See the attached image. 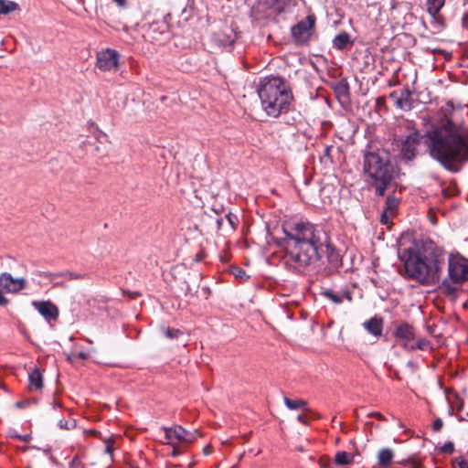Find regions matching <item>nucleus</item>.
<instances>
[{"mask_svg":"<svg viewBox=\"0 0 468 468\" xmlns=\"http://www.w3.org/2000/svg\"><path fill=\"white\" fill-rule=\"evenodd\" d=\"M441 111L444 118L439 127L425 134L412 132L400 140V160L405 163L414 160L421 144L425 143L430 155L449 171L456 173L463 163L468 162V126L454 121L452 104Z\"/></svg>","mask_w":468,"mask_h":468,"instance_id":"f257e3e1","label":"nucleus"},{"mask_svg":"<svg viewBox=\"0 0 468 468\" xmlns=\"http://www.w3.org/2000/svg\"><path fill=\"white\" fill-rule=\"evenodd\" d=\"M284 234L286 257L295 267H314L324 256L326 257L329 272L342 265L339 250L322 226L298 221L284 229Z\"/></svg>","mask_w":468,"mask_h":468,"instance_id":"f03ea898","label":"nucleus"},{"mask_svg":"<svg viewBox=\"0 0 468 468\" xmlns=\"http://www.w3.org/2000/svg\"><path fill=\"white\" fill-rule=\"evenodd\" d=\"M257 92L264 112L274 118L287 112L293 100L289 83L281 77H265L261 80Z\"/></svg>","mask_w":468,"mask_h":468,"instance_id":"7ed1b4c3","label":"nucleus"},{"mask_svg":"<svg viewBox=\"0 0 468 468\" xmlns=\"http://www.w3.org/2000/svg\"><path fill=\"white\" fill-rule=\"evenodd\" d=\"M363 171L369 188L378 197H383L397 177L394 165L379 154L369 152L364 155Z\"/></svg>","mask_w":468,"mask_h":468,"instance_id":"20e7f679","label":"nucleus"},{"mask_svg":"<svg viewBox=\"0 0 468 468\" xmlns=\"http://www.w3.org/2000/svg\"><path fill=\"white\" fill-rule=\"evenodd\" d=\"M408 275L421 284L432 285L440 281L441 262L438 260L425 261L419 250L412 246L399 252Z\"/></svg>","mask_w":468,"mask_h":468,"instance_id":"39448f33","label":"nucleus"},{"mask_svg":"<svg viewBox=\"0 0 468 468\" xmlns=\"http://www.w3.org/2000/svg\"><path fill=\"white\" fill-rule=\"evenodd\" d=\"M408 275L421 284L432 285L440 281L441 262L438 260L425 261L419 250L412 246L399 252Z\"/></svg>","mask_w":468,"mask_h":468,"instance_id":"423d86ee","label":"nucleus"},{"mask_svg":"<svg viewBox=\"0 0 468 468\" xmlns=\"http://www.w3.org/2000/svg\"><path fill=\"white\" fill-rule=\"evenodd\" d=\"M448 275L451 282L448 279H444L441 286L449 293H452L456 288L451 282L463 283L468 281V261L463 258L451 256L448 261Z\"/></svg>","mask_w":468,"mask_h":468,"instance_id":"0eeeda50","label":"nucleus"},{"mask_svg":"<svg viewBox=\"0 0 468 468\" xmlns=\"http://www.w3.org/2000/svg\"><path fill=\"white\" fill-rule=\"evenodd\" d=\"M27 286V281L24 278H14L8 272L0 274V305L8 304V299L4 295V291L8 293H17Z\"/></svg>","mask_w":468,"mask_h":468,"instance_id":"6e6552de","label":"nucleus"},{"mask_svg":"<svg viewBox=\"0 0 468 468\" xmlns=\"http://www.w3.org/2000/svg\"><path fill=\"white\" fill-rule=\"evenodd\" d=\"M315 20L314 15H309L292 27V37L296 44L303 45L310 40L314 32Z\"/></svg>","mask_w":468,"mask_h":468,"instance_id":"1a4fd4ad","label":"nucleus"},{"mask_svg":"<svg viewBox=\"0 0 468 468\" xmlns=\"http://www.w3.org/2000/svg\"><path fill=\"white\" fill-rule=\"evenodd\" d=\"M394 336L397 343L407 351H413L415 330L407 323L400 324L395 330Z\"/></svg>","mask_w":468,"mask_h":468,"instance_id":"9d476101","label":"nucleus"},{"mask_svg":"<svg viewBox=\"0 0 468 468\" xmlns=\"http://www.w3.org/2000/svg\"><path fill=\"white\" fill-rule=\"evenodd\" d=\"M164 430L165 431L167 443L170 445H174L176 441L177 442L191 443L195 440L194 433L186 431L180 425H176L171 428H164Z\"/></svg>","mask_w":468,"mask_h":468,"instance_id":"9b49d317","label":"nucleus"},{"mask_svg":"<svg viewBox=\"0 0 468 468\" xmlns=\"http://www.w3.org/2000/svg\"><path fill=\"white\" fill-rule=\"evenodd\" d=\"M168 35V24L164 19L152 22L145 31V37L151 42L165 40Z\"/></svg>","mask_w":468,"mask_h":468,"instance_id":"f8f14e48","label":"nucleus"},{"mask_svg":"<svg viewBox=\"0 0 468 468\" xmlns=\"http://www.w3.org/2000/svg\"><path fill=\"white\" fill-rule=\"evenodd\" d=\"M119 61V53L112 48H106L97 54V67L102 71L115 69Z\"/></svg>","mask_w":468,"mask_h":468,"instance_id":"ddd939ff","label":"nucleus"},{"mask_svg":"<svg viewBox=\"0 0 468 468\" xmlns=\"http://www.w3.org/2000/svg\"><path fill=\"white\" fill-rule=\"evenodd\" d=\"M32 306L48 322L56 321L59 315L58 307L49 300L33 301Z\"/></svg>","mask_w":468,"mask_h":468,"instance_id":"4468645a","label":"nucleus"},{"mask_svg":"<svg viewBox=\"0 0 468 468\" xmlns=\"http://www.w3.org/2000/svg\"><path fill=\"white\" fill-rule=\"evenodd\" d=\"M322 295L335 304H341L344 300L352 302L353 299L352 292L347 288H345L339 292H336L333 289H325L322 292Z\"/></svg>","mask_w":468,"mask_h":468,"instance_id":"2eb2a0df","label":"nucleus"},{"mask_svg":"<svg viewBox=\"0 0 468 468\" xmlns=\"http://www.w3.org/2000/svg\"><path fill=\"white\" fill-rule=\"evenodd\" d=\"M384 320L380 316L371 317L363 323V327L375 337H380L383 332Z\"/></svg>","mask_w":468,"mask_h":468,"instance_id":"dca6fc26","label":"nucleus"},{"mask_svg":"<svg viewBox=\"0 0 468 468\" xmlns=\"http://www.w3.org/2000/svg\"><path fill=\"white\" fill-rule=\"evenodd\" d=\"M410 97L411 91L409 88L400 90L399 99L396 101V107L404 111L410 110L412 107Z\"/></svg>","mask_w":468,"mask_h":468,"instance_id":"f3484780","label":"nucleus"},{"mask_svg":"<svg viewBox=\"0 0 468 468\" xmlns=\"http://www.w3.org/2000/svg\"><path fill=\"white\" fill-rule=\"evenodd\" d=\"M33 275V280L36 281L39 285L47 284V282H51L54 280L58 279V272L35 271Z\"/></svg>","mask_w":468,"mask_h":468,"instance_id":"a211bd4d","label":"nucleus"},{"mask_svg":"<svg viewBox=\"0 0 468 468\" xmlns=\"http://www.w3.org/2000/svg\"><path fill=\"white\" fill-rule=\"evenodd\" d=\"M28 379L31 388H35L36 389H41L43 388V378L38 368H35L29 373Z\"/></svg>","mask_w":468,"mask_h":468,"instance_id":"6ab92c4d","label":"nucleus"},{"mask_svg":"<svg viewBox=\"0 0 468 468\" xmlns=\"http://www.w3.org/2000/svg\"><path fill=\"white\" fill-rule=\"evenodd\" d=\"M394 457V452L389 448H383L378 453V464L381 466L388 465Z\"/></svg>","mask_w":468,"mask_h":468,"instance_id":"aec40b11","label":"nucleus"},{"mask_svg":"<svg viewBox=\"0 0 468 468\" xmlns=\"http://www.w3.org/2000/svg\"><path fill=\"white\" fill-rule=\"evenodd\" d=\"M351 43L350 36L346 32H343L338 34L333 39V45L335 48L342 50L346 48V47Z\"/></svg>","mask_w":468,"mask_h":468,"instance_id":"412c9836","label":"nucleus"},{"mask_svg":"<svg viewBox=\"0 0 468 468\" xmlns=\"http://www.w3.org/2000/svg\"><path fill=\"white\" fill-rule=\"evenodd\" d=\"M19 9L18 4L14 1L0 0V15H8Z\"/></svg>","mask_w":468,"mask_h":468,"instance_id":"4be33fe9","label":"nucleus"},{"mask_svg":"<svg viewBox=\"0 0 468 468\" xmlns=\"http://www.w3.org/2000/svg\"><path fill=\"white\" fill-rule=\"evenodd\" d=\"M400 199L394 195H388L385 201L384 210L395 215L399 205Z\"/></svg>","mask_w":468,"mask_h":468,"instance_id":"5701e85b","label":"nucleus"},{"mask_svg":"<svg viewBox=\"0 0 468 468\" xmlns=\"http://www.w3.org/2000/svg\"><path fill=\"white\" fill-rule=\"evenodd\" d=\"M354 462V456L346 452H337L335 456V463L337 465L350 464Z\"/></svg>","mask_w":468,"mask_h":468,"instance_id":"b1692460","label":"nucleus"},{"mask_svg":"<svg viewBox=\"0 0 468 468\" xmlns=\"http://www.w3.org/2000/svg\"><path fill=\"white\" fill-rule=\"evenodd\" d=\"M444 3L445 0H427L429 13L435 16L444 5Z\"/></svg>","mask_w":468,"mask_h":468,"instance_id":"393cba45","label":"nucleus"},{"mask_svg":"<svg viewBox=\"0 0 468 468\" xmlns=\"http://www.w3.org/2000/svg\"><path fill=\"white\" fill-rule=\"evenodd\" d=\"M283 401L286 407L290 410L305 409L307 404L303 399H291L287 397H284Z\"/></svg>","mask_w":468,"mask_h":468,"instance_id":"a878e982","label":"nucleus"},{"mask_svg":"<svg viewBox=\"0 0 468 468\" xmlns=\"http://www.w3.org/2000/svg\"><path fill=\"white\" fill-rule=\"evenodd\" d=\"M58 278H66L69 281L72 280H84L87 278V275L85 273H79V272H73L69 271L58 272Z\"/></svg>","mask_w":468,"mask_h":468,"instance_id":"bb28decb","label":"nucleus"},{"mask_svg":"<svg viewBox=\"0 0 468 468\" xmlns=\"http://www.w3.org/2000/svg\"><path fill=\"white\" fill-rule=\"evenodd\" d=\"M429 344H430L429 341L426 340L425 338H422V337L417 338L415 336L414 340H413V345H412L413 351L416 349L424 350L429 346Z\"/></svg>","mask_w":468,"mask_h":468,"instance_id":"cd10ccee","label":"nucleus"},{"mask_svg":"<svg viewBox=\"0 0 468 468\" xmlns=\"http://www.w3.org/2000/svg\"><path fill=\"white\" fill-rule=\"evenodd\" d=\"M335 92L339 97L348 98L349 88L347 83H341L335 88Z\"/></svg>","mask_w":468,"mask_h":468,"instance_id":"c85d7f7f","label":"nucleus"},{"mask_svg":"<svg viewBox=\"0 0 468 468\" xmlns=\"http://www.w3.org/2000/svg\"><path fill=\"white\" fill-rule=\"evenodd\" d=\"M58 426L61 429L72 430L76 427V421L74 420H61L58 422Z\"/></svg>","mask_w":468,"mask_h":468,"instance_id":"c756f323","label":"nucleus"},{"mask_svg":"<svg viewBox=\"0 0 468 468\" xmlns=\"http://www.w3.org/2000/svg\"><path fill=\"white\" fill-rule=\"evenodd\" d=\"M335 463L331 462V460L326 456H323L319 460L320 468H335Z\"/></svg>","mask_w":468,"mask_h":468,"instance_id":"7c9ffc66","label":"nucleus"},{"mask_svg":"<svg viewBox=\"0 0 468 468\" xmlns=\"http://www.w3.org/2000/svg\"><path fill=\"white\" fill-rule=\"evenodd\" d=\"M180 335H182V332L178 329L167 328L165 330V335L170 339L176 338Z\"/></svg>","mask_w":468,"mask_h":468,"instance_id":"2f4dec72","label":"nucleus"},{"mask_svg":"<svg viewBox=\"0 0 468 468\" xmlns=\"http://www.w3.org/2000/svg\"><path fill=\"white\" fill-rule=\"evenodd\" d=\"M442 453L452 454L454 452V444L452 441L445 442L440 449Z\"/></svg>","mask_w":468,"mask_h":468,"instance_id":"473e14b6","label":"nucleus"},{"mask_svg":"<svg viewBox=\"0 0 468 468\" xmlns=\"http://www.w3.org/2000/svg\"><path fill=\"white\" fill-rule=\"evenodd\" d=\"M393 217H394V214H392L390 212H388V211L383 209V211L381 213L380 221L384 225H388L390 223V221H391V218Z\"/></svg>","mask_w":468,"mask_h":468,"instance_id":"72a5a7b5","label":"nucleus"},{"mask_svg":"<svg viewBox=\"0 0 468 468\" xmlns=\"http://www.w3.org/2000/svg\"><path fill=\"white\" fill-rule=\"evenodd\" d=\"M70 464L71 468H88L87 463H83L79 456H75Z\"/></svg>","mask_w":468,"mask_h":468,"instance_id":"f704fd0d","label":"nucleus"},{"mask_svg":"<svg viewBox=\"0 0 468 468\" xmlns=\"http://www.w3.org/2000/svg\"><path fill=\"white\" fill-rule=\"evenodd\" d=\"M333 145H326L324 151V157L327 158L331 163L333 162L332 151Z\"/></svg>","mask_w":468,"mask_h":468,"instance_id":"c9c22d12","label":"nucleus"},{"mask_svg":"<svg viewBox=\"0 0 468 468\" xmlns=\"http://www.w3.org/2000/svg\"><path fill=\"white\" fill-rule=\"evenodd\" d=\"M442 426H443V421L441 420V419L437 418L432 423V430L434 431H440L441 430Z\"/></svg>","mask_w":468,"mask_h":468,"instance_id":"e433bc0d","label":"nucleus"},{"mask_svg":"<svg viewBox=\"0 0 468 468\" xmlns=\"http://www.w3.org/2000/svg\"><path fill=\"white\" fill-rule=\"evenodd\" d=\"M234 275L236 277H239L241 279L243 278H249V275H247L246 271L244 270H242L241 268H236L235 269V271H234Z\"/></svg>","mask_w":468,"mask_h":468,"instance_id":"4c0bfd02","label":"nucleus"},{"mask_svg":"<svg viewBox=\"0 0 468 468\" xmlns=\"http://www.w3.org/2000/svg\"><path fill=\"white\" fill-rule=\"evenodd\" d=\"M368 418H376L379 420H386V418L384 415H382L380 412L373 411L367 414Z\"/></svg>","mask_w":468,"mask_h":468,"instance_id":"58836bf2","label":"nucleus"},{"mask_svg":"<svg viewBox=\"0 0 468 468\" xmlns=\"http://www.w3.org/2000/svg\"><path fill=\"white\" fill-rule=\"evenodd\" d=\"M50 283H52L54 287L67 288V284L63 281H59L58 279L54 280Z\"/></svg>","mask_w":468,"mask_h":468,"instance_id":"ea45409f","label":"nucleus"},{"mask_svg":"<svg viewBox=\"0 0 468 468\" xmlns=\"http://www.w3.org/2000/svg\"><path fill=\"white\" fill-rule=\"evenodd\" d=\"M227 218H228V221L229 222V224L231 225L232 229H235L236 228V223L234 221V219H237L235 216H233L231 213H229L227 216Z\"/></svg>","mask_w":468,"mask_h":468,"instance_id":"a19ab883","label":"nucleus"},{"mask_svg":"<svg viewBox=\"0 0 468 468\" xmlns=\"http://www.w3.org/2000/svg\"><path fill=\"white\" fill-rule=\"evenodd\" d=\"M12 437L16 438L18 440H21L23 441H28L31 439V436L29 434L27 435H19V434H14Z\"/></svg>","mask_w":468,"mask_h":468,"instance_id":"79ce46f5","label":"nucleus"},{"mask_svg":"<svg viewBox=\"0 0 468 468\" xmlns=\"http://www.w3.org/2000/svg\"><path fill=\"white\" fill-rule=\"evenodd\" d=\"M456 463H458L459 468H468V462L464 459H457Z\"/></svg>","mask_w":468,"mask_h":468,"instance_id":"37998d69","label":"nucleus"},{"mask_svg":"<svg viewBox=\"0 0 468 468\" xmlns=\"http://www.w3.org/2000/svg\"><path fill=\"white\" fill-rule=\"evenodd\" d=\"M385 103H386V98L385 97L382 96V97L377 98L376 104H377L378 108H380V107L384 106Z\"/></svg>","mask_w":468,"mask_h":468,"instance_id":"c03bdc74","label":"nucleus"},{"mask_svg":"<svg viewBox=\"0 0 468 468\" xmlns=\"http://www.w3.org/2000/svg\"><path fill=\"white\" fill-rule=\"evenodd\" d=\"M400 90H394L389 94V97L396 102L399 99Z\"/></svg>","mask_w":468,"mask_h":468,"instance_id":"a18cd8bd","label":"nucleus"},{"mask_svg":"<svg viewBox=\"0 0 468 468\" xmlns=\"http://www.w3.org/2000/svg\"><path fill=\"white\" fill-rule=\"evenodd\" d=\"M173 446V452H172V456L173 457H176L177 455H179L182 452L180 450H178L177 446H176V443H174Z\"/></svg>","mask_w":468,"mask_h":468,"instance_id":"49530a36","label":"nucleus"},{"mask_svg":"<svg viewBox=\"0 0 468 468\" xmlns=\"http://www.w3.org/2000/svg\"><path fill=\"white\" fill-rule=\"evenodd\" d=\"M409 463H410V460L401 462L402 464H406ZM411 464H412L413 468H420L421 466L420 463H419V462H411Z\"/></svg>","mask_w":468,"mask_h":468,"instance_id":"de8ad7c7","label":"nucleus"},{"mask_svg":"<svg viewBox=\"0 0 468 468\" xmlns=\"http://www.w3.org/2000/svg\"><path fill=\"white\" fill-rule=\"evenodd\" d=\"M120 7H124L127 4V0H112Z\"/></svg>","mask_w":468,"mask_h":468,"instance_id":"09e8293b","label":"nucleus"},{"mask_svg":"<svg viewBox=\"0 0 468 468\" xmlns=\"http://www.w3.org/2000/svg\"><path fill=\"white\" fill-rule=\"evenodd\" d=\"M87 356H88L87 354L84 352H80L77 355H74V357L80 358V359H86Z\"/></svg>","mask_w":468,"mask_h":468,"instance_id":"8fccbe9b","label":"nucleus"},{"mask_svg":"<svg viewBox=\"0 0 468 468\" xmlns=\"http://www.w3.org/2000/svg\"><path fill=\"white\" fill-rule=\"evenodd\" d=\"M297 420H298V421H300V422H302V423H303V424H306V423H307V421H306V416H305V415H303V414H300V415H298V416H297Z\"/></svg>","mask_w":468,"mask_h":468,"instance_id":"3c124183","label":"nucleus"},{"mask_svg":"<svg viewBox=\"0 0 468 468\" xmlns=\"http://www.w3.org/2000/svg\"><path fill=\"white\" fill-rule=\"evenodd\" d=\"M203 452L206 455H208L212 452V450H211V447L209 445H207L204 449H203Z\"/></svg>","mask_w":468,"mask_h":468,"instance_id":"603ef678","label":"nucleus"},{"mask_svg":"<svg viewBox=\"0 0 468 468\" xmlns=\"http://www.w3.org/2000/svg\"><path fill=\"white\" fill-rule=\"evenodd\" d=\"M25 404H26V402H25V401H17V402L16 403V408H22V407H24V406H25Z\"/></svg>","mask_w":468,"mask_h":468,"instance_id":"864d4df0","label":"nucleus"},{"mask_svg":"<svg viewBox=\"0 0 468 468\" xmlns=\"http://www.w3.org/2000/svg\"><path fill=\"white\" fill-rule=\"evenodd\" d=\"M222 221H223V219H222V218H218V219H217V224H218V229H220V228H221Z\"/></svg>","mask_w":468,"mask_h":468,"instance_id":"5fc2aeb1","label":"nucleus"},{"mask_svg":"<svg viewBox=\"0 0 468 468\" xmlns=\"http://www.w3.org/2000/svg\"><path fill=\"white\" fill-rule=\"evenodd\" d=\"M76 357H74V355L72 356H68V360L70 361V362H73V360L75 359Z\"/></svg>","mask_w":468,"mask_h":468,"instance_id":"6e6d98bb","label":"nucleus"},{"mask_svg":"<svg viewBox=\"0 0 468 468\" xmlns=\"http://www.w3.org/2000/svg\"><path fill=\"white\" fill-rule=\"evenodd\" d=\"M0 388H3L4 390H6V391H7V388H6L5 385L0 384Z\"/></svg>","mask_w":468,"mask_h":468,"instance_id":"4d7b16f0","label":"nucleus"},{"mask_svg":"<svg viewBox=\"0 0 468 468\" xmlns=\"http://www.w3.org/2000/svg\"><path fill=\"white\" fill-rule=\"evenodd\" d=\"M90 433L93 435H96L98 433V431L93 430V431H90Z\"/></svg>","mask_w":468,"mask_h":468,"instance_id":"13d9d810","label":"nucleus"},{"mask_svg":"<svg viewBox=\"0 0 468 468\" xmlns=\"http://www.w3.org/2000/svg\"><path fill=\"white\" fill-rule=\"evenodd\" d=\"M399 427H403V424H402V422H401V420H399Z\"/></svg>","mask_w":468,"mask_h":468,"instance_id":"bf43d9fd","label":"nucleus"},{"mask_svg":"<svg viewBox=\"0 0 468 468\" xmlns=\"http://www.w3.org/2000/svg\"><path fill=\"white\" fill-rule=\"evenodd\" d=\"M286 0H276L278 3H285Z\"/></svg>","mask_w":468,"mask_h":468,"instance_id":"052dcab7","label":"nucleus"},{"mask_svg":"<svg viewBox=\"0 0 468 468\" xmlns=\"http://www.w3.org/2000/svg\"><path fill=\"white\" fill-rule=\"evenodd\" d=\"M133 468H139V467H133Z\"/></svg>","mask_w":468,"mask_h":468,"instance_id":"680f3d73","label":"nucleus"}]
</instances>
